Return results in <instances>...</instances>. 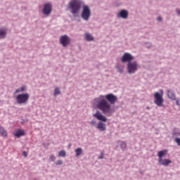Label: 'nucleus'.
<instances>
[{
    "instance_id": "obj_1",
    "label": "nucleus",
    "mask_w": 180,
    "mask_h": 180,
    "mask_svg": "<svg viewBox=\"0 0 180 180\" xmlns=\"http://www.w3.org/2000/svg\"><path fill=\"white\" fill-rule=\"evenodd\" d=\"M95 104L97 109H99L106 116H112L115 113V109L110 105H115L117 101V97L112 94L105 96H100L95 98Z\"/></svg>"
},
{
    "instance_id": "obj_2",
    "label": "nucleus",
    "mask_w": 180,
    "mask_h": 180,
    "mask_svg": "<svg viewBox=\"0 0 180 180\" xmlns=\"http://www.w3.org/2000/svg\"><path fill=\"white\" fill-rule=\"evenodd\" d=\"M167 153L168 150H163L159 151L158 153V156L159 157V164H160V165H163L164 167H168V165L172 162V161H171L169 159H162V157H165Z\"/></svg>"
},
{
    "instance_id": "obj_3",
    "label": "nucleus",
    "mask_w": 180,
    "mask_h": 180,
    "mask_svg": "<svg viewBox=\"0 0 180 180\" xmlns=\"http://www.w3.org/2000/svg\"><path fill=\"white\" fill-rule=\"evenodd\" d=\"M70 8L72 11V13L75 15V13H78L79 10L81 9V1L79 0H72L70 2Z\"/></svg>"
},
{
    "instance_id": "obj_4",
    "label": "nucleus",
    "mask_w": 180,
    "mask_h": 180,
    "mask_svg": "<svg viewBox=\"0 0 180 180\" xmlns=\"http://www.w3.org/2000/svg\"><path fill=\"white\" fill-rule=\"evenodd\" d=\"M29 98H30V96L27 93L18 94L16 96V102L18 103V105H22L23 103H27L29 101Z\"/></svg>"
},
{
    "instance_id": "obj_5",
    "label": "nucleus",
    "mask_w": 180,
    "mask_h": 180,
    "mask_svg": "<svg viewBox=\"0 0 180 180\" xmlns=\"http://www.w3.org/2000/svg\"><path fill=\"white\" fill-rule=\"evenodd\" d=\"M163 96V93L162 91L161 94L158 93V92H155L154 94V103L155 105H157V106H162V103H164V98H162Z\"/></svg>"
},
{
    "instance_id": "obj_6",
    "label": "nucleus",
    "mask_w": 180,
    "mask_h": 180,
    "mask_svg": "<svg viewBox=\"0 0 180 180\" xmlns=\"http://www.w3.org/2000/svg\"><path fill=\"white\" fill-rule=\"evenodd\" d=\"M82 18L84 20H89V18H91V9L88 6H84L83 10L82 12Z\"/></svg>"
},
{
    "instance_id": "obj_7",
    "label": "nucleus",
    "mask_w": 180,
    "mask_h": 180,
    "mask_svg": "<svg viewBox=\"0 0 180 180\" xmlns=\"http://www.w3.org/2000/svg\"><path fill=\"white\" fill-rule=\"evenodd\" d=\"M138 68H139V65L137 64V62L134 61V62L128 63L127 70H128L129 74H134V72L137 71Z\"/></svg>"
},
{
    "instance_id": "obj_8",
    "label": "nucleus",
    "mask_w": 180,
    "mask_h": 180,
    "mask_svg": "<svg viewBox=\"0 0 180 180\" xmlns=\"http://www.w3.org/2000/svg\"><path fill=\"white\" fill-rule=\"evenodd\" d=\"M60 43L63 47H67L71 43V38L67 35L61 36L60 38Z\"/></svg>"
},
{
    "instance_id": "obj_9",
    "label": "nucleus",
    "mask_w": 180,
    "mask_h": 180,
    "mask_svg": "<svg viewBox=\"0 0 180 180\" xmlns=\"http://www.w3.org/2000/svg\"><path fill=\"white\" fill-rule=\"evenodd\" d=\"M132 60H134V57L129 53H125L121 59L122 63H131Z\"/></svg>"
},
{
    "instance_id": "obj_10",
    "label": "nucleus",
    "mask_w": 180,
    "mask_h": 180,
    "mask_svg": "<svg viewBox=\"0 0 180 180\" xmlns=\"http://www.w3.org/2000/svg\"><path fill=\"white\" fill-rule=\"evenodd\" d=\"M53 11V7L51 6V4H46L44 6L43 8V13L44 15H49L50 13H51V11Z\"/></svg>"
},
{
    "instance_id": "obj_11",
    "label": "nucleus",
    "mask_w": 180,
    "mask_h": 180,
    "mask_svg": "<svg viewBox=\"0 0 180 180\" xmlns=\"http://www.w3.org/2000/svg\"><path fill=\"white\" fill-rule=\"evenodd\" d=\"M94 117H96L98 120L101 122H107L108 118H106L102 113L99 111H96L95 114L93 115Z\"/></svg>"
},
{
    "instance_id": "obj_12",
    "label": "nucleus",
    "mask_w": 180,
    "mask_h": 180,
    "mask_svg": "<svg viewBox=\"0 0 180 180\" xmlns=\"http://www.w3.org/2000/svg\"><path fill=\"white\" fill-rule=\"evenodd\" d=\"M25 130L22 129H17L15 132H13V136L15 137H18V139H19V137H22V136H25Z\"/></svg>"
},
{
    "instance_id": "obj_13",
    "label": "nucleus",
    "mask_w": 180,
    "mask_h": 180,
    "mask_svg": "<svg viewBox=\"0 0 180 180\" xmlns=\"http://www.w3.org/2000/svg\"><path fill=\"white\" fill-rule=\"evenodd\" d=\"M96 129H98L100 131H105L106 130V124L102 122H99L96 126Z\"/></svg>"
},
{
    "instance_id": "obj_14",
    "label": "nucleus",
    "mask_w": 180,
    "mask_h": 180,
    "mask_svg": "<svg viewBox=\"0 0 180 180\" xmlns=\"http://www.w3.org/2000/svg\"><path fill=\"white\" fill-rule=\"evenodd\" d=\"M167 96L172 101H175V99L176 98L175 96V92H174V91L172 90H167Z\"/></svg>"
},
{
    "instance_id": "obj_15",
    "label": "nucleus",
    "mask_w": 180,
    "mask_h": 180,
    "mask_svg": "<svg viewBox=\"0 0 180 180\" xmlns=\"http://www.w3.org/2000/svg\"><path fill=\"white\" fill-rule=\"evenodd\" d=\"M119 16L120 18H122V19H127V17L129 16V12H127V11L125 10H122L119 13Z\"/></svg>"
},
{
    "instance_id": "obj_16",
    "label": "nucleus",
    "mask_w": 180,
    "mask_h": 180,
    "mask_svg": "<svg viewBox=\"0 0 180 180\" xmlns=\"http://www.w3.org/2000/svg\"><path fill=\"white\" fill-rule=\"evenodd\" d=\"M0 134L2 137H8V132L4 129L3 127H0Z\"/></svg>"
},
{
    "instance_id": "obj_17",
    "label": "nucleus",
    "mask_w": 180,
    "mask_h": 180,
    "mask_svg": "<svg viewBox=\"0 0 180 180\" xmlns=\"http://www.w3.org/2000/svg\"><path fill=\"white\" fill-rule=\"evenodd\" d=\"M85 36H86V40H87V41H93L94 37H92V35H91L88 33H86Z\"/></svg>"
},
{
    "instance_id": "obj_18",
    "label": "nucleus",
    "mask_w": 180,
    "mask_h": 180,
    "mask_svg": "<svg viewBox=\"0 0 180 180\" xmlns=\"http://www.w3.org/2000/svg\"><path fill=\"white\" fill-rule=\"evenodd\" d=\"M76 157H79V155H82V148H78L75 150Z\"/></svg>"
},
{
    "instance_id": "obj_19",
    "label": "nucleus",
    "mask_w": 180,
    "mask_h": 180,
    "mask_svg": "<svg viewBox=\"0 0 180 180\" xmlns=\"http://www.w3.org/2000/svg\"><path fill=\"white\" fill-rule=\"evenodd\" d=\"M6 37V30H0V39Z\"/></svg>"
},
{
    "instance_id": "obj_20",
    "label": "nucleus",
    "mask_w": 180,
    "mask_h": 180,
    "mask_svg": "<svg viewBox=\"0 0 180 180\" xmlns=\"http://www.w3.org/2000/svg\"><path fill=\"white\" fill-rule=\"evenodd\" d=\"M61 94V91H60V88L57 87L54 90L53 95L54 96H57V95H60Z\"/></svg>"
},
{
    "instance_id": "obj_21",
    "label": "nucleus",
    "mask_w": 180,
    "mask_h": 180,
    "mask_svg": "<svg viewBox=\"0 0 180 180\" xmlns=\"http://www.w3.org/2000/svg\"><path fill=\"white\" fill-rule=\"evenodd\" d=\"M66 153L64 150H60L58 153V157H65Z\"/></svg>"
},
{
    "instance_id": "obj_22",
    "label": "nucleus",
    "mask_w": 180,
    "mask_h": 180,
    "mask_svg": "<svg viewBox=\"0 0 180 180\" xmlns=\"http://www.w3.org/2000/svg\"><path fill=\"white\" fill-rule=\"evenodd\" d=\"M174 141H176L177 146H180V139L179 138H176L174 139Z\"/></svg>"
},
{
    "instance_id": "obj_23",
    "label": "nucleus",
    "mask_w": 180,
    "mask_h": 180,
    "mask_svg": "<svg viewBox=\"0 0 180 180\" xmlns=\"http://www.w3.org/2000/svg\"><path fill=\"white\" fill-rule=\"evenodd\" d=\"M89 124H91V126H95L96 124V121L95 120H91L90 122H89Z\"/></svg>"
},
{
    "instance_id": "obj_24",
    "label": "nucleus",
    "mask_w": 180,
    "mask_h": 180,
    "mask_svg": "<svg viewBox=\"0 0 180 180\" xmlns=\"http://www.w3.org/2000/svg\"><path fill=\"white\" fill-rule=\"evenodd\" d=\"M21 92H25V91H26V86H22L20 88Z\"/></svg>"
},
{
    "instance_id": "obj_25",
    "label": "nucleus",
    "mask_w": 180,
    "mask_h": 180,
    "mask_svg": "<svg viewBox=\"0 0 180 180\" xmlns=\"http://www.w3.org/2000/svg\"><path fill=\"white\" fill-rule=\"evenodd\" d=\"M121 148H126V142L121 143Z\"/></svg>"
},
{
    "instance_id": "obj_26",
    "label": "nucleus",
    "mask_w": 180,
    "mask_h": 180,
    "mask_svg": "<svg viewBox=\"0 0 180 180\" xmlns=\"http://www.w3.org/2000/svg\"><path fill=\"white\" fill-rule=\"evenodd\" d=\"M50 160L51 161H56V156H54L53 155L50 156Z\"/></svg>"
},
{
    "instance_id": "obj_27",
    "label": "nucleus",
    "mask_w": 180,
    "mask_h": 180,
    "mask_svg": "<svg viewBox=\"0 0 180 180\" xmlns=\"http://www.w3.org/2000/svg\"><path fill=\"white\" fill-rule=\"evenodd\" d=\"M173 136H180V130L173 133Z\"/></svg>"
},
{
    "instance_id": "obj_28",
    "label": "nucleus",
    "mask_w": 180,
    "mask_h": 180,
    "mask_svg": "<svg viewBox=\"0 0 180 180\" xmlns=\"http://www.w3.org/2000/svg\"><path fill=\"white\" fill-rule=\"evenodd\" d=\"M104 155H105V153L103 152H102L101 154V156L99 158V160H103Z\"/></svg>"
},
{
    "instance_id": "obj_29",
    "label": "nucleus",
    "mask_w": 180,
    "mask_h": 180,
    "mask_svg": "<svg viewBox=\"0 0 180 180\" xmlns=\"http://www.w3.org/2000/svg\"><path fill=\"white\" fill-rule=\"evenodd\" d=\"M56 164V165H61V164H63V160H58Z\"/></svg>"
},
{
    "instance_id": "obj_30",
    "label": "nucleus",
    "mask_w": 180,
    "mask_h": 180,
    "mask_svg": "<svg viewBox=\"0 0 180 180\" xmlns=\"http://www.w3.org/2000/svg\"><path fill=\"white\" fill-rule=\"evenodd\" d=\"M19 92H22V91H20V89H17L15 91L14 94H19Z\"/></svg>"
},
{
    "instance_id": "obj_31",
    "label": "nucleus",
    "mask_w": 180,
    "mask_h": 180,
    "mask_svg": "<svg viewBox=\"0 0 180 180\" xmlns=\"http://www.w3.org/2000/svg\"><path fill=\"white\" fill-rule=\"evenodd\" d=\"M176 104L177 105V106H179V105H180L179 100L176 101Z\"/></svg>"
},
{
    "instance_id": "obj_32",
    "label": "nucleus",
    "mask_w": 180,
    "mask_h": 180,
    "mask_svg": "<svg viewBox=\"0 0 180 180\" xmlns=\"http://www.w3.org/2000/svg\"><path fill=\"white\" fill-rule=\"evenodd\" d=\"M24 157H27V152H23Z\"/></svg>"
},
{
    "instance_id": "obj_33",
    "label": "nucleus",
    "mask_w": 180,
    "mask_h": 180,
    "mask_svg": "<svg viewBox=\"0 0 180 180\" xmlns=\"http://www.w3.org/2000/svg\"><path fill=\"white\" fill-rule=\"evenodd\" d=\"M161 17H159L158 18V20L159 21V22H161Z\"/></svg>"
},
{
    "instance_id": "obj_34",
    "label": "nucleus",
    "mask_w": 180,
    "mask_h": 180,
    "mask_svg": "<svg viewBox=\"0 0 180 180\" xmlns=\"http://www.w3.org/2000/svg\"><path fill=\"white\" fill-rule=\"evenodd\" d=\"M178 15H180V10H176Z\"/></svg>"
}]
</instances>
